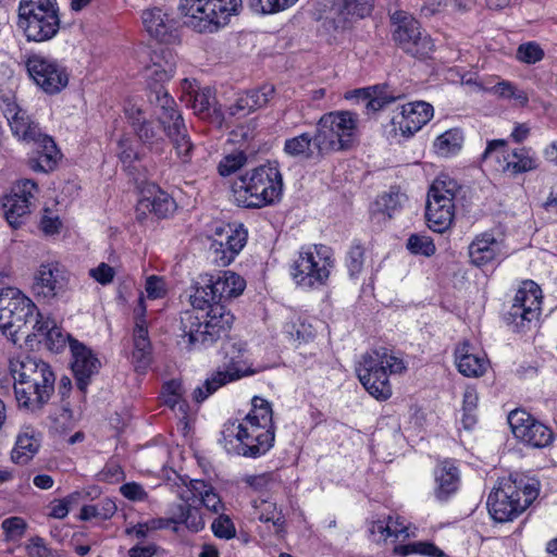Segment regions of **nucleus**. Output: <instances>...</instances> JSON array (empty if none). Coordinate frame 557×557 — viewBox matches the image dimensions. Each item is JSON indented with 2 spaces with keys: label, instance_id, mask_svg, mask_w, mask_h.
<instances>
[{
  "label": "nucleus",
  "instance_id": "a878e982",
  "mask_svg": "<svg viewBox=\"0 0 557 557\" xmlns=\"http://www.w3.org/2000/svg\"><path fill=\"white\" fill-rule=\"evenodd\" d=\"M149 195H145L137 203L136 216L143 221L147 213L154 214L158 219L168 218L176 209L174 199L159 187L148 190Z\"/></svg>",
  "mask_w": 557,
  "mask_h": 557
},
{
  "label": "nucleus",
  "instance_id": "79ce46f5",
  "mask_svg": "<svg viewBox=\"0 0 557 557\" xmlns=\"http://www.w3.org/2000/svg\"><path fill=\"white\" fill-rule=\"evenodd\" d=\"M506 164L504 171L510 172L512 175L530 172L537 169V162L530 149L522 147L513 149L505 158Z\"/></svg>",
  "mask_w": 557,
  "mask_h": 557
},
{
  "label": "nucleus",
  "instance_id": "680f3d73",
  "mask_svg": "<svg viewBox=\"0 0 557 557\" xmlns=\"http://www.w3.org/2000/svg\"><path fill=\"white\" fill-rule=\"evenodd\" d=\"M211 529L220 539H232L235 535V527L227 516H220L212 522Z\"/></svg>",
  "mask_w": 557,
  "mask_h": 557
},
{
  "label": "nucleus",
  "instance_id": "39448f33",
  "mask_svg": "<svg viewBox=\"0 0 557 557\" xmlns=\"http://www.w3.org/2000/svg\"><path fill=\"white\" fill-rule=\"evenodd\" d=\"M539 496V483L523 479H502L487 497L486 506L497 522H508L521 515Z\"/></svg>",
  "mask_w": 557,
  "mask_h": 557
},
{
  "label": "nucleus",
  "instance_id": "7c9ffc66",
  "mask_svg": "<svg viewBox=\"0 0 557 557\" xmlns=\"http://www.w3.org/2000/svg\"><path fill=\"white\" fill-rule=\"evenodd\" d=\"M148 89L149 102L160 110L158 120L163 129L166 125H172V123L176 122V119L183 120L176 109L174 99L170 96L163 84H152V86H148Z\"/></svg>",
  "mask_w": 557,
  "mask_h": 557
},
{
  "label": "nucleus",
  "instance_id": "c85d7f7f",
  "mask_svg": "<svg viewBox=\"0 0 557 557\" xmlns=\"http://www.w3.org/2000/svg\"><path fill=\"white\" fill-rule=\"evenodd\" d=\"M32 330V333L27 332L25 339L30 341L32 336H42L47 347L54 352L61 351L66 346L67 341H71L69 334H64L53 320L49 317L44 318L41 313L35 320Z\"/></svg>",
  "mask_w": 557,
  "mask_h": 557
},
{
  "label": "nucleus",
  "instance_id": "9d476101",
  "mask_svg": "<svg viewBox=\"0 0 557 557\" xmlns=\"http://www.w3.org/2000/svg\"><path fill=\"white\" fill-rule=\"evenodd\" d=\"M223 444L228 453L256 458L265 454L273 445L274 430H263L258 425L230 423L222 431Z\"/></svg>",
  "mask_w": 557,
  "mask_h": 557
},
{
  "label": "nucleus",
  "instance_id": "a18cd8bd",
  "mask_svg": "<svg viewBox=\"0 0 557 557\" xmlns=\"http://www.w3.org/2000/svg\"><path fill=\"white\" fill-rule=\"evenodd\" d=\"M488 92L500 99L513 100L515 104L521 108L529 103L528 94L509 81H499L488 89Z\"/></svg>",
  "mask_w": 557,
  "mask_h": 557
},
{
  "label": "nucleus",
  "instance_id": "f3484780",
  "mask_svg": "<svg viewBox=\"0 0 557 557\" xmlns=\"http://www.w3.org/2000/svg\"><path fill=\"white\" fill-rule=\"evenodd\" d=\"M508 423L515 437L529 446L542 448L553 442L552 430L524 410H512L508 414Z\"/></svg>",
  "mask_w": 557,
  "mask_h": 557
},
{
  "label": "nucleus",
  "instance_id": "2eb2a0df",
  "mask_svg": "<svg viewBox=\"0 0 557 557\" xmlns=\"http://www.w3.org/2000/svg\"><path fill=\"white\" fill-rule=\"evenodd\" d=\"M542 290L537 284L527 281L518 289L513 304L506 317L508 324L517 332L524 331L530 323L539 319Z\"/></svg>",
  "mask_w": 557,
  "mask_h": 557
},
{
  "label": "nucleus",
  "instance_id": "ddd939ff",
  "mask_svg": "<svg viewBox=\"0 0 557 557\" xmlns=\"http://www.w3.org/2000/svg\"><path fill=\"white\" fill-rule=\"evenodd\" d=\"M246 281L232 271H225L216 277L206 275L201 277V285L195 288L190 295V302L194 309L205 310L210 302L224 304L232 298L243 294Z\"/></svg>",
  "mask_w": 557,
  "mask_h": 557
},
{
  "label": "nucleus",
  "instance_id": "c9c22d12",
  "mask_svg": "<svg viewBox=\"0 0 557 557\" xmlns=\"http://www.w3.org/2000/svg\"><path fill=\"white\" fill-rule=\"evenodd\" d=\"M40 447L38 434L29 426L21 431L11 453V460L16 465H26Z\"/></svg>",
  "mask_w": 557,
  "mask_h": 557
},
{
  "label": "nucleus",
  "instance_id": "69168bd1",
  "mask_svg": "<svg viewBox=\"0 0 557 557\" xmlns=\"http://www.w3.org/2000/svg\"><path fill=\"white\" fill-rule=\"evenodd\" d=\"M379 210L386 214L388 219L400 207L398 194H384L376 200Z\"/></svg>",
  "mask_w": 557,
  "mask_h": 557
},
{
  "label": "nucleus",
  "instance_id": "6ab92c4d",
  "mask_svg": "<svg viewBox=\"0 0 557 557\" xmlns=\"http://www.w3.org/2000/svg\"><path fill=\"white\" fill-rule=\"evenodd\" d=\"M37 191V184L33 180H23L17 182L12 193L4 198V215L12 227L17 228L30 213L32 200Z\"/></svg>",
  "mask_w": 557,
  "mask_h": 557
},
{
  "label": "nucleus",
  "instance_id": "603ef678",
  "mask_svg": "<svg viewBox=\"0 0 557 557\" xmlns=\"http://www.w3.org/2000/svg\"><path fill=\"white\" fill-rule=\"evenodd\" d=\"M544 55V50L535 41L521 44L516 52L517 60L525 64H535L542 61Z\"/></svg>",
  "mask_w": 557,
  "mask_h": 557
},
{
  "label": "nucleus",
  "instance_id": "052dcab7",
  "mask_svg": "<svg viewBox=\"0 0 557 557\" xmlns=\"http://www.w3.org/2000/svg\"><path fill=\"white\" fill-rule=\"evenodd\" d=\"M3 531L9 539H20L26 530V522L21 517H11L2 521Z\"/></svg>",
  "mask_w": 557,
  "mask_h": 557
},
{
  "label": "nucleus",
  "instance_id": "774afa93",
  "mask_svg": "<svg viewBox=\"0 0 557 557\" xmlns=\"http://www.w3.org/2000/svg\"><path fill=\"white\" fill-rule=\"evenodd\" d=\"M29 557H51V549L47 547L45 541L40 536H33L26 546Z\"/></svg>",
  "mask_w": 557,
  "mask_h": 557
},
{
  "label": "nucleus",
  "instance_id": "b1692460",
  "mask_svg": "<svg viewBox=\"0 0 557 557\" xmlns=\"http://www.w3.org/2000/svg\"><path fill=\"white\" fill-rule=\"evenodd\" d=\"M73 355L72 370L76 379V385L83 393L86 392L90 377L100 368V361L90 349L77 341H70Z\"/></svg>",
  "mask_w": 557,
  "mask_h": 557
},
{
  "label": "nucleus",
  "instance_id": "bf43d9fd",
  "mask_svg": "<svg viewBox=\"0 0 557 557\" xmlns=\"http://www.w3.org/2000/svg\"><path fill=\"white\" fill-rule=\"evenodd\" d=\"M119 158L125 168H131L132 164L139 159V154L129 138H122L119 141Z\"/></svg>",
  "mask_w": 557,
  "mask_h": 557
},
{
  "label": "nucleus",
  "instance_id": "1a4fd4ad",
  "mask_svg": "<svg viewBox=\"0 0 557 557\" xmlns=\"http://www.w3.org/2000/svg\"><path fill=\"white\" fill-rule=\"evenodd\" d=\"M17 25L27 40L51 39L60 27L55 0H21Z\"/></svg>",
  "mask_w": 557,
  "mask_h": 557
},
{
  "label": "nucleus",
  "instance_id": "aec40b11",
  "mask_svg": "<svg viewBox=\"0 0 557 557\" xmlns=\"http://www.w3.org/2000/svg\"><path fill=\"white\" fill-rule=\"evenodd\" d=\"M433 107L424 101L410 102L401 107L400 113L392 119L393 132L410 137L433 117Z\"/></svg>",
  "mask_w": 557,
  "mask_h": 557
},
{
  "label": "nucleus",
  "instance_id": "f03ea898",
  "mask_svg": "<svg viewBox=\"0 0 557 557\" xmlns=\"http://www.w3.org/2000/svg\"><path fill=\"white\" fill-rule=\"evenodd\" d=\"M283 186L277 165L267 163L239 176L233 184V193L238 206L263 208L281 199Z\"/></svg>",
  "mask_w": 557,
  "mask_h": 557
},
{
  "label": "nucleus",
  "instance_id": "864d4df0",
  "mask_svg": "<svg viewBox=\"0 0 557 557\" xmlns=\"http://www.w3.org/2000/svg\"><path fill=\"white\" fill-rule=\"evenodd\" d=\"M407 248L411 253L431 257L435 252V245L429 236L412 234L407 240Z\"/></svg>",
  "mask_w": 557,
  "mask_h": 557
},
{
  "label": "nucleus",
  "instance_id": "6e6552de",
  "mask_svg": "<svg viewBox=\"0 0 557 557\" xmlns=\"http://www.w3.org/2000/svg\"><path fill=\"white\" fill-rule=\"evenodd\" d=\"M35 304L15 287L0 289V330L13 344L18 342V334L26 336L28 324H34L40 317Z\"/></svg>",
  "mask_w": 557,
  "mask_h": 557
},
{
  "label": "nucleus",
  "instance_id": "5fc2aeb1",
  "mask_svg": "<svg viewBox=\"0 0 557 557\" xmlns=\"http://www.w3.org/2000/svg\"><path fill=\"white\" fill-rule=\"evenodd\" d=\"M211 485L203 480H191L189 484L180 493L181 499L186 503L200 500L205 493L210 492Z\"/></svg>",
  "mask_w": 557,
  "mask_h": 557
},
{
  "label": "nucleus",
  "instance_id": "bb28decb",
  "mask_svg": "<svg viewBox=\"0 0 557 557\" xmlns=\"http://www.w3.org/2000/svg\"><path fill=\"white\" fill-rule=\"evenodd\" d=\"M504 244L492 234L484 233L476 236L469 246L470 261L475 267H484L498 257L504 256Z\"/></svg>",
  "mask_w": 557,
  "mask_h": 557
},
{
  "label": "nucleus",
  "instance_id": "f704fd0d",
  "mask_svg": "<svg viewBox=\"0 0 557 557\" xmlns=\"http://www.w3.org/2000/svg\"><path fill=\"white\" fill-rule=\"evenodd\" d=\"M459 471L450 460L442 461L435 470V495L440 500H446L459 485Z\"/></svg>",
  "mask_w": 557,
  "mask_h": 557
},
{
  "label": "nucleus",
  "instance_id": "393cba45",
  "mask_svg": "<svg viewBox=\"0 0 557 557\" xmlns=\"http://www.w3.org/2000/svg\"><path fill=\"white\" fill-rule=\"evenodd\" d=\"M66 287L63 272L53 264H41L34 277L33 292L36 297L51 300L61 295Z\"/></svg>",
  "mask_w": 557,
  "mask_h": 557
},
{
  "label": "nucleus",
  "instance_id": "a19ab883",
  "mask_svg": "<svg viewBox=\"0 0 557 557\" xmlns=\"http://www.w3.org/2000/svg\"><path fill=\"white\" fill-rule=\"evenodd\" d=\"M315 143V133H302L285 140L284 152L293 158L311 159L318 156Z\"/></svg>",
  "mask_w": 557,
  "mask_h": 557
},
{
  "label": "nucleus",
  "instance_id": "7ed1b4c3",
  "mask_svg": "<svg viewBox=\"0 0 557 557\" xmlns=\"http://www.w3.org/2000/svg\"><path fill=\"white\" fill-rule=\"evenodd\" d=\"M407 370L404 359L386 347H380L366 352L356 372L367 392L379 400L392 396L389 374H401Z\"/></svg>",
  "mask_w": 557,
  "mask_h": 557
},
{
  "label": "nucleus",
  "instance_id": "c03bdc74",
  "mask_svg": "<svg viewBox=\"0 0 557 557\" xmlns=\"http://www.w3.org/2000/svg\"><path fill=\"white\" fill-rule=\"evenodd\" d=\"M173 523H184L193 532H199L205 527V521L198 508L191 504H180L172 517Z\"/></svg>",
  "mask_w": 557,
  "mask_h": 557
},
{
  "label": "nucleus",
  "instance_id": "f257e3e1",
  "mask_svg": "<svg viewBox=\"0 0 557 557\" xmlns=\"http://www.w3.org/2000/svg\"><path fill=\"white\" fill-rule=\"evenodd\" d=\"M206 309V315H199L195 310L181 314L178 344L187 350L201 349L226 337L233 325L234 315L226 305L210 301Z\"/></svg>",
  "mask_w": 557,
  "mask_h": 557
},
{
  "label": "nucleus",
  "instance_id": "e2e57ef3",
  "mask_svg": "<svg viewBox=\"0 0 557 557\" xmlns=\"http://www.w3.org/2000/svg\"><path fill=\"white\" fill-rule=\"evenodd\" d=\"M55 382V375L50 369V366L47 364H40L39 371H37L30 379H28L25 382V385L27 384H41V387H47V385L54 386Z\"/></svg>",
  "mask_w": 557,
  "mask_h": 557
},
{
  "label": "nucleus",
  "instance_id": "c756f323",
  "mask_svg": "<svg viewBox=\"0 0 557 557\" xmlns=\"http://www.w3.org/2000/svg\"><path fill=\"white\" fill-rule=\"evenodd\" d=\"M455 361L458 371L468 377L482 376L488 367L486 357L473 352V347L468 342H463L457 346L455 350Z\"/></svg>",
  "mask_w": 557,
  "mask_h": 557
},
{
  "label": "nucleus",
  "instance_id": "2f4dec72",
  "mask_svg": "<svg viewBox=\"0 0 557 557\" xmlns=\"http://www.w3.org/2000/svg\"><path fill=\"white\" fill-rule=\"evenodd\" d=\"M54 386L47 385L41 387V384H27L15 385V398L20 407L26 408L32 412H38L49 401Z\"/></svg>",
  "mask_w": 557,
  "mask_h": 557
},
{
  "label": "nucleus",
  "instance_id": "4c0bfd02",
  "mask_svg": "<svg viewBox=\"0 0 557 557\" xmlns=\"http://www.w3.org/2000/svg\"><path fill=\"white\" fill-rule=\"evenodd\" d=\"M191 108L195 113L202 119H209L211 123L221 127L225 121V115L220 108L215 107V98L210 89L196 91L193 96Z\"/></svg>",
  "mask_w": 557,
  "mask_h": 557
},
{
  "label": "nucleus",
  "instance_id": "412c9836",
  "mask_svg": "<svg viewBox=\"0 0 557 557\" xmlns=\"http://www.w3.org/2000/svg\"><path fill=\"white\" fill-rule=\"evenodd\" d=\"M148 55L149 61L145 66L147 85L169 82L176 71L177 55L175 52L169 47L157 46L150 50Z\"/></svg>",
  "mask_w": 557,
  "mask_h": 557
},
{
  "label": "nucleus",
  "instance_id": "f8f14e48",
  "mask_svg": "<svg viewBox=\"0 0 557 557\" xmlns=\"http://www.w3.org/2000/svg\"><path fill=\"white\" fill-rule=\"evenodd\" d=\"M333 265L331 249L324 245H313L300 250L292 265V276L299 286H321L326 283Z\"/></svg>",
  "mask_w": 557,
  "mask_h": 557
},
{
  "label": "nucleus",
  "instance_id": "9b49d317",
  "mask_svg": "<svg viewBox=\"0 0 557 557\" xmlns=\"http://www.w3.org/2000/svg\"><path fill=\"white\" fill-rule=\"evenodd\" d=\"M459 189L458 183L448 175H440L432 183L428 193L425 218L433 232L443 233L450 227L455 216L453 201Z\"/></svg>",
  "mask_w": 557,
  "mask_h": 557
},
{
  "label": "nucleus",
  "instance_id": "3c124183",
  "mask_svg": "<svg viewBox=\"0 0 557 557\" xmlns=\"http://www.w3.org/2000/svg\"><path fill=\"white\" fill-rule=\"evenodd\" d=\"M298 0H250V8L261 14H273L293 7Z\"/></svg>",
  "mask_w": 557,
  "mask_h": 557
},
{
  "label": "nucleus",
  "instance_id": "5701e85b",
  "mask_svg": "<svg viewBox=\"0 0 557 557\" xmlns=\"http://www.w3.org/2000/svg\"><path fill=\"white\" fill-rule=\"evenodd\" d=\"M141 18L145 29L158 41L173 44L177 40V22L161 8L145 10Z\"/></svg>",
  "mask_w": 557,
  "mask_h": 557
},
{
  "label": "nucleus",
  "instance_id": "09e8293b",
  "mask_svg": "<svg viewBox=\"0 0 557 557\" xmlns=\"http://www.w3.org/2000/svg\"><path fill=\"white\" fill-rule=\"evenodd\" d=\"M341 14L347 17L363 18L371 13L372 0H336Z\"/></svg>",
  "mask_w": 557,
  "mask_h": 557
},
{
  "label": "nucleus",
  "instance_id": "72a5a7b5",
  "mask_svg": "<svg viewBox=\"0 0 557 557\" xmlns=\"http://www.w3.org/2000/svg\"><path fill=\"white\" fill-rule=\"evenodd\" d=\"M133 361L136 369L145 370L151 361V342L149 339L147 321L144 318H138L135 321L133 331Z\"/></svg>",
  "mask_w": 557,
  "mask_h": 557
},
{
  "label": "nucleus",
  "instance_id": "0e129e2a",
  "mask_svg": "<svg viewBox=\"0 0 557 557\" xmlns=\"http://www.w3.org/2000/svg\"><path fill=\"white\" fill-rule=\"evenodd\" d=\"M89 275L99 284L107 285L113 281L115 270L113 267L101 262L98 267L89 270Z\"/></svg>",
  "mask_w": 557,
  "mask_h": 557
},
{
  "label": "nucleus",
  "instance_id": "ea45409f",
  "mask_svg": "<svg viewBox=\"0 0 557 557\" xmlns=\"http://www.w3.org/2000/svg\"><path fill=\"white\" fill-rule=\"evenodd\" d=\"M40 364L47 363L28 355H20L15 358H11L9 361V370L14 379V386L24 385L28 379L39 371Z\"/></svg>",
  "mask_w": 557,
  "mask_h": 557
},
{
  "label": "nucleus",
  "instance_id": "423d86ee",
  "mask_svg": "<svg viewBox=\"0 0 557 557\" xmlns=\"http://www.w3.org/2000/svg\"><path fill=\"white\" fill-rule=\"evenodd\" d=\"M358 128V114L334 111L323 114L315 125L318 156L351 148Z\"/></svg>",
  "mask_w": 557,
  "mask_h": 557
},
{
  "label": "nucleus",
  "instance_id": "37998d69",
  "mask_svg": "<svg viewBox=\"0 0 557 557\" xmlns=\"http://www.w3.org/2000/svg\"><path fill=\"white\" fill-rule=\"evenodd\" d=\"M251 403L252 409L243 422L258 425L263 430H274L270 403L260 397H253Z\"/></svg>",
  "mask_w": 557,
  "mask_h": 557
},
{
  "label": "nucleus",
  "instance_id": "4be33fe9",
  "mask_svg": "<svg viewBox=\"0 0 557 557\" xmlns=\"http://www.w3.org/2000/svg\"><path fill=\"white\" fill-rule=\"evenodd\" d=\"M125 114L134 133L138 139L150 150L156 153H162L165 140L161 135L160 128L152 121H148L144 111L136 107L129 106L125 109Z\"/></svg>",
  "mask_w": 557,
  "mask_h": 557
},
{
  "label": "nucleus",
  "instance_id": "de8ad7c7",
  "mask_svg": "<svg viewBox=\"0 0 557 557\" xmlns=\"http://www.w3.org/2000/svg\"><path fill=\"white\" fill-rule=\"evenodd\" d=\"M463 144V134L459 128H451L440 135L434 147L436 152L442 156H448L459 151Z\"/></svg>",
  "mask_w": 557,
  "mask_h": 557
},
{
  "label": "nucleus",
  "instance_id": "cd10ccee",
  "mask_svg": "<svg viewBox=\"0 0 557 557\" xmlns=\"http://www.w3.org/2000/svg\"><path fill=\"white\" fill-rule=\"evenodd\" d=\"M274 92L275 88L270 84L249 89L239 96L234 104L228 107L227 113L230 116L245 115L251 111L263 108L273 98Z\"/></svg>",
  "mask_w": 557,
  "mask_h": 557
},
{
  "label": "nucleus",
  "instance_id": "6e6d98bb",
  "mask_svg": "<svg viewBox=\"0 0 557 557\" xmlns=\"http://www.w3.org/2000/svg\"><path fill=\"white\" fill-rule=\"evenodd\" d=\"M364 263V248L355 244L350 247L347 253V268L350 276H356L362 271Z\"/></svg>",
  "mask_w": 557,
  "mask_h": 557
},
{
  "label": "nucleus",
  "instance_id": "dca6fc26",
  "mask_svg": "<svg viewBox=\"0 0 557 557\" xmlns=\"http://www.w3.org/2000/svg\"><path fill=\"white\" fill-rule=\"evenodd\" d=\"M26 69L36 85L49 95L60 92L69 84L65 67L51 58L33 54L26 61Z\"/></svg>",
  "mask_w": 557,
  "mask_h": 557
},
{
  "label": "nucleus",
  "instance_id": "8fccbe9b",
  "mask_svg": "<svg viewBox=\"0 0 557 557\" xmlns=\"http://www.w3.org/2000/svg\"><path fill=\"white\" fill-rule=\"evenodd\" d=\"M394 554L399 556H408L410 554H420L430 557H442L443 552L432 543L418 542L407 545H398L394 547Z\"/></svg>",
  "mask_w": 557,
  "mask_h": 557
},
{
  "label": "nucleus",
  "instance_id": "13d9d810",
  "mask_svg": "<svg viewBox=\"0 0 557 557\" xmlns=\"http://www.w3.org/2000/svg\"><path fill=\"white\" fill-rule=\"evenodd\" d=\"M164 403L174 408L182 399L183 385L180 381L172 380L166 382L162 387Z\"/></svg>",
  "mask_w": 557,
  "mask_h": 557
},
{
  "label": "nucleus",
  "instance_id": "4468645a",
  "mask_svg": "<svg viewBox=\"0 0 557 557\" xmlns=\"http://www.w3.org/2000/svg\"><path fill=\"white\" fill-rule=\"evenodd\" d=\"M391 24L393 39L405 52L417 58H425L433 50V40L421 30L420 23L408 12H393Z\"/></svg>",
  "mask_w": 557,
  "mask_h": 557
},
{
  "label": "nucleus",
  "instance_id": "58836bf2",
  "mask_svg": "<svg viewBox=\"0 0 557 557\" xmlns=\"http://www.w3.org/2000/svg\"><path fill=\"white\" fill-rule=\"evenodd\" d=\"M354 96L364 102L368 112H376L400 98V95L391 94L386 86L379 85L355 90Z\"/></svg>",
  "mask_w": 557,
  "mask_h": 557
},
{
  "label": "nucleus",
  "instance_id": "338daca9",
  "mask_svg": "<svg viewBox=\"0 0 557 557\" xmlns=\"http://www.w3.org/2000/svg\"><path fill=\"white\" fill-rule=\"evenodd\" d=\"M261 505L263 506V509L259 515L260 521H271L275 527H282L284 524V519L281 516V512L277 511L275 504L262 500Z\"/></svg>",
  "mask_w": 557,
  "mask_h": 557
},
{
  "label": "nucleus",
  "instance_id": "473e14b6",
  "mask_svg": "<svg viewBox=\"0 0 557 557\" xmlns=\"http://www.w3.org/2000/svg\"><path fill=\"white\" fill-rule=\"evenodd\" d=\"M246 374V371L236 367L235 362H232L230 366L226 367L225 370H219L214 374H212V376L208 377L202 386H198L197 388H195L193 397L195 401L202 403L221 386L235 380H238Z\"/></svg>",
  "mask_w": 557,
  "mask_h": 557
},
{
  "label": "nucleus",
  "instance_id": "49530a36",
  "mask_svg": "<svg viewBox=\"0 0 557 557\" xmlns=\"http://www.w3.org/2000/svg\"><path fill=\"white\" fill-rule=\"evenodd\" d=\"M116 512L115 503L104 497L92 505H84L81 509L79 519L87 521L90 519L108 520Z\"/></svg>",
  "mask_w": 557,
  "mask_h": 557
},
{
  "label": "nucleus",
  "instance_id": "4d7b16f0",
  "mask_svg": "<svg viewBox=\"0 0 557 557\" xmlns=\"http://www.w3.org/2000/svg\"><path fill=\"white\" fill-rule=\"evenodd\" d=\"M247 161V158L244 152L232 153L220 162L219 164V173L222 176H228L232 173L236 172L240 169Z\"/></svg>",
  "mask_w": 557,
  "mask_h": 557
},
{
  "label": "nucleus",
  "instance_id": "a211bd4d",
  "mask_svg": "<svg viewBox=\"0 0 557 557\" xmlns=\"http://www.w3.org/2000/svg\"><path fill=\"white\" fill-rule=\"evenodd\" d=\"M247 243V231L242 226L216 227L210 245V253L218 267L228 265Z\"/></svg>",
  "mask_w": 557,
  "mask_h": 557
},
{
  "label": "nucleus",
  "instance_id": "20e7f679",
  "mask_svg": "<svg viewBox=\"0 0 557 557\" xmlns=\"http://www.w3.org/2000/svg\"><path fill=\"white\" fill-rule=\"evenodd\" d=\"M4 115L12 133L23 141L33 144L36 148L38 157L29 160V168L36 172L45 173L53 170L59 158V150L54 140L42 134L38 124L32 121L27 112L15 102L7 103Z\"/></svg>",
  "mask_w": 557,
  "mask_h": 557
},
{
  "label": "nucleus",
  "instance_id": "0eeeda50",
  "mask_svg": "<svg viewBox=\"0 0 557 557\" xmlns=\"http://www.w3.org/2000/svg\"><path fill=\"white\" fill-rule=\"evenodd\" d=\"M242 0H181L185 23L199 33H212L238 14Z\"/></svg>",
  "mask_w": 557,
  "mask_h": 557
},
{
  "label": "nucleus",
  "instance_id": "e433bc0d",
  "mask_svg": "<svg viewBox=\"0 0 557 557\" xmlns=\"http://www.w3.org/2000/svg\"><path fill=\"white\" fill-rule=\"evenodd\" d=\"M163 132L170 138L173 148L182 163L187 164L191 160L194 145L187 134L184 120H177L172 125H166Z\"/></svg>",
  "mask_w": 557,
  "mask_h": 557
}]
</instances>
